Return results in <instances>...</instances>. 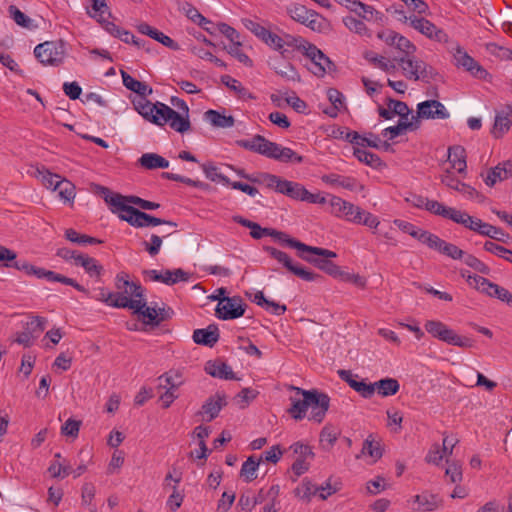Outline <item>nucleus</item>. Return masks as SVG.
<instances>
[{"mask_svg": "<svg viewBox=\"0 0 512 512\" xmlns=\"http://www.w3.org/2000/svg\"><path fill=\"white\" fill-rule=\"evenodd\" d=\"M202 169H203L206 177L208 179H210L211 181H213V182L219 181L225 185L230 184V179L227 176H225L221 173H218L216 166L203 164Z\"/></svg>", "mask_w": 512, "mask_h": 512, "instance_id": "338daca9", "label": "nucleus"}, {"mask_svg": "<svg viewBox=\"0 0 512 512\" xmlns=\"http://www.w3.org/2000/svg\"><path fill=\"white\" fill-rule=\"evenodd\" d=\"M332 136L336 139H344L354 145L361 144L359 141L361 135L356 131H350L347 127H334Z\"/></svg>", "mask_w": 512, "mask_h": 512, "instance_id": "de8ad7c7", "label": "nucleus"}, {"mask_svg": "<svg viewBox=\"0 0 512 512\" xmlns=\"http://www.w3.org/2000/svg\"><path fill=\"white\" fill-rule=\"evenodd\" d=\"M239 147L258 153L267 158L279 160L283 147L275 142L269 141L262 135H254L251 139H240L236 141Z\"/></svg>", "mask_w": 512, "mask_h": 512, "instance_id": "0eeeda50", "label": "nucleus"}, {"mask_svg": "<svg viewBox=\"0 0 512 512\" xmlns=\"http://www.w3.org/2000/svg\"><path fill=\"white\" fill-rule=\"evenodd\" d=\"M16 258L17 255L14 251L0 245V262L6 261V263L4 264L5 267L15 268L17 270L23 271L25 274L29 276L33 275L38 279L44 278L49 282H60L65 285H69L75 288L77 291L82 292L87 296L89 295V291L84 286L80 285L73 278H69L67 276H64L51 270L36 267L26 260H17Z\"/></svg>", "mask_w": 512, "mask_h": 512, "instance_id": "7ed1b4c3", "label": "nucleus"}, {"mask_svg": "<svg viewBox=\"0 0 512 512\" xmlns=\"http://www.w3.org/2000/svg\"><path fill=\"white\" fill-rule=\"evenodd\" d=\"M221 82L225 86H227L230 90L235 91L240 97L247 96L248 98L254 99V97L251 95V93H248L246 88H244L238 80L231 77L230 75L221 76Z\"/></svg>", "mask_w": 512, "mask_h": 512, "instance_id": "864d4df0", "label": "nucleus"}, {"mask_svg": "<svg viewBox=\"0 0 512 512\" xmlns=\"http://www.w3.org/2000/svg\"><path fill=\"white\" fill-rule=\"evenodd\" d=\"M219 336L218 327L212 324L205 329L194 330L192 338L196 344L213 347L218 342Z\"/></svg>", "mask_w": 512, "mask_h": 512, "instance_id": "b1692460", "label": "nucleus"}, {"mask_svg": "<svg viewBox=\"0 0 512 512\" xmlns=\"http://www.w3.org/2000/svg\"><path fill=\"white\" fill-rule=\"evenodd\" d=\"M414 502L418 504L416 510L419 511H434L442 505V500L440 497L428 491H424L419 495H415Z\"/></svg>", "mask_w": 512, "mask_h": 512, "instance_id": "c85d7f7f", "label": "nucleus"}, {"mask_svg": "<svg viewBox=\"0 0 512 512\" xmlns=\"http://www.w3.org/2000/svg\"><path fill=\"white\" fill-rule=\"evenodd\" d=\"M205 119L208 120L212 126L220 128H229L234 126L235 119L233 116H226L216 110H208L204 114Z\"/></svg>", "mask_w": 512, "mask_h": 512, "instance_id": "f704fd0d", "label": "nucleus"}, {"mask_svg": "<svg viewBox=\"0 0 512 512\" xmlns=\"http://www.w3.org/2000/svg\"><path fill=\"white\" fill-rule=\"evenodd\" d=\"M432 249L454 260H460L465 256V252L462 249L452 243L444 241L440 237H437Z\"/></svg>", "mask_w": 512, "mask_h": 512, "instance_id": "2f4dec72", "label": "nucleus"}, {"mask_svg": "<svg viewBox=\"0 0 512 512\" xmlns=\"http://www.w3.org/2000/svg\"><path fill=\"white\" fill-rule=\"evenodd\" d=\"M120 209L121 213L119 214V218L136 228L158 225L177 226L175 222L152 216L133 206H121Z\"/></svg>", "mask_w": 512, "mask_h": 512, "instance_id": "39448f33", "label": "nucleus"}, {"mask_svg": "<svg viewBox=\"0 0 512 512\" xmlns=\"http://www.w3.org/2000/svg\"><path fill=\"white\" fill-rule=\"evenodd\" d=\"M95 493L96 488L92 483L86 482L83 484L81 494L82 504L84 506H88L91 512H95L97 510L96 505L92 503Z\"/></svg>", "mask_w": 512, "mask_h": 512, "instance_id": "5fc2aeb1", "label": "nucleus"}, {"mask_svg": "<svg viewBox=\"0 0 512 512\" xmlns=\"http://www.w3.org/2000/svg\"><path fill=\"white\" fill-rule=\"evenodd\" d=\"M455 65L462 67L465 71L469 72L473 77L486 80L491 75L487 70L481 66L474 58H472L462 47L458 46L453 54Z\"/></svg>", "mask_w": 512, "mask_h": 512, "instance_id": "ddd939ff", "label": "nucleus"}, {"mask_svg": "<svg viewBox=\"0 0 512 512\" xmlns=\"http://www.w3.org/2000/svg\"><path fill=\"white\" fill-rule=\"evenodd\" d=\"M464 262L467 266L471 267L472 269L476 270L479 273L485 275H488L490 273V268L484 262H482L480 259H478L472 254L465 253Z\"/></svg>", "mask_w": 512, "mask_h": 512, "instance_id": "69168bd1", "label": "nucleus"}, {"mask_svg": "<svg viewBox=\"0 0 512 512\" xmlns=\"http://www.w3.org/2000/svg\"><path fill=\"white\" fill-rule=\"evenodd\" d=\"M123 85L130 91L138 94L140 97H147L153 93L151 86L133 78L124 70H120Z\"/></svg>", "mask_w": 512, "mask_h": 512, "instance_id": "cd10ccee", "label": "nucleus"}, {"mask_svg": "<svg viewBox=\"0 0 512 512\" xmlns=\"http://www.w3.org/2000/svg\"><path fill=\"white\" fill-rule=\"evenodd\" d=\"M262 458L257 459L254 455L249 456L242 464L240 476L244 477L246 482H251L257 478L256 471L260 465Z\"/></svg>", "mask_w": 512, "mask_h": 512, "instance_id": "58836bf2", "label": "nucleus"}, {"mask_svg": "<svg viewBox=\"0 0 512 512\" xmlns=\"http://www.w3.org/2000/svg\"><path fill=\"white\" fill-rule=\"evenodd\" d=\"M204 370L207 374L215 378L225 380L237 379L231 367L220 359L206 362Z\"/></svg>", "mask_w": 512, "mask_h": 512, "instance_id": "412c9836", "label": "nucleus"}, {"mask_svg": "<svg viewBox=\"0 0 512 512\" xmlns=\"http://www.w3.org/2000/svg\"><path fill=\"white\" fill-rule=\"evenodd\" d=\"M467 283L473 286L479 292L485 294L489 288V285L492 283L489 279L479 276V275H468Z\"/></svg>", "mask_w": 512, "mask_h": 512, "instance_id": "774afa93", "label": "nucleus"}, {"mask_svg": "<svg viewBox=\"0 0 512 512\" xmlns=\"http://www.w3.org/2000/svg\"><path fill=\"white\" fill-rule=\"evenodd\" d=\"M76 266H81L89 275V277L95 278L97 280L101 279V276L104 272V267L101 264H99V262L95 258L90 257L89 255L84 253H82L81 256L77 257Z\"/></svg>", "mask_w": 512, "mask_h": 512, "instance_id": "bb28decb", "label": "nucleus"}, {"mask_svg": "<svg viewBox=\"0 0 512 512\" xmlns=\"http://www.w3.org/2000/svg\"><path fill=\"white\" fill-rule=\"evenodd\" d=\"M233 221L250 229V235L254 239H261L264 236H270L272 228H263L258 223L248 220L242 216H233Z\"/></svg>", "mask_w": 512, "mask_h": 512, "instance_id": "473e14b6", "label": "nucleus"}, {"mask_svg": "<svg viewBox=\"0 0 512 512\" xmlns=\"http://www.w3.org/2000/svg\"><path fill=\"white\" fill-rule=\"evenodd\" d=\"M270 236L277 240L282 246L294 248L298 253H305L306 245L301 241L290 237L287 233L272 228Z\"/></svg>", "mask_w": 512, "mask_h": 512, "instance_id": "72a5a7b5", "label": "nucleus"}, {"mask_svg": "<svg viewBox=\"0 0 512 512\" xmlns=\"http://www.w3.org/2000/svg\"><path fill=\"white\" fill-rule=\"evenodd\" d=\"M139 163L142 167L149 170L169 167V161L156 153L143 154L139 159Z\"/></svg>", "mask_w": 512, "mask_h": 512, "instance_id": "c9c22d12", "label": "nucleus"}, {"mask_svg": "<svg viewBox=\"0 0 512 512\" xmlns=\"http://www.w3.org/2000/svg\"><path fill=\"white\" fill-rule=\"evenodd\" d=\"M136 29L139 33L149 36L171 50L177 51L180 49L176 41L145 22L138 24Z\"/></svg>", "mask_w": 512, "mask_h": 512, "instance_id": "aec40b11", "label": "nucleus"}, {"mask_svg": "<svg viewBox=\"0 0 512 512\" xmlns=\"http://www.w3.org/2000/svg\"><path fill=\"white\" fill-rule=\"evenodd\" d=\"M505 171L506 169L504 163L498 164L497 166L491 168L488 171L486 178L484 179L485 184L489 187H493L497 180L502 181L504 179H507L508 177H504Z\"/></svg>", "mask_w": 512, "mask_h": 512, "instance_id": "bf43d9fd", "label": "nucleus"}, {"mask_svg": "<svg viewBox=\"0 0 512 512\" xmlns=\"http://www.w3.org/2000/svg\"><path fill=\"white\" fill-rule=\"evenodd\" d=\"M298 256L302 260L322 270L329 276H332L334 278L344 277V272L340 269V267L329 259H323L319 256L316 257L315 255L308 253H298Z\"/></svg>", "mask_w": 512, "mask_h": 512, "instance_id": "a211bd4d", "label": "nucleus"}, {"mask_svg": "<svg viewBox=\"0 0 512 512\" xmlns=\"http://www.w3.org/2000/svg\"><path fill=\"white\" fill-rule=\"evenodd\" d=\"M363 454H368L370 457L378 460L382 457L383 452L379 442L375 441L373 435L370 434L364 441L362 451Z\"/></svg>", "mask_w": 512, "mask_h": 512, "instance_id": "49530a36", "label": "nucleus"}, {"mask_svg": "<svg viewBox=\"0 0 512 512\" xmlns=\"http://www.w3.org/2000/svg\"><path fill=\"white\" fill-rule=\"evenodd\" d=\"M319 489L309 480L304 478L300 486L295 489L296 496L305 499L307 502L311 500V497L318 493Z\"/></svg>", "mask_w": 512, "mask_h": 512, "instance_id": "8fccbe9b", "label": "nucleus"}, {"mask_svg": "<svg viewBox=\"0 0 512 512\" xmlns=\"http://www.w3.org/2000/svg\"><path fill=\"white\" fill-rule=\"evenodd\" d=\"M382 397L393 396L398 393L400 389V384L397 379L394 378H384L377 382H375V390Z\"/></svg>", "mask_w": 512, "mask_h": 512, "instance_id": "4c0bfd02", "label": "nucleus"}, {"mask_svg": "<svg viewBox=\"0 0 512 512\" xmlns=\"http://www.w3.org/2000/svg\"><path fill=\"white\" fill-rule=\"evenodd\" d=\"M269 65L276 74L288 81L300 80L296 68L289 62L276 57L269 62Z\"/></svg>", "mask_w": 512, "mask_h": 512, "instance_id": "a878e982", "label": "nucleus"}, {"mask_svg": "<svg viewBox=\"0 0 512 512\" xmlns=\"http://www.w3.org/2000/svg\"><path fill=\"white\" fill-rule=\"evenodd\" d=\"M410 236L417 239L419 242L427 245L430 249H432V247L438 237L437 235H435L429 231L422 230V229H419L416 227L412 230V232H410Z\"/></svg>", "mask_w": 512, "mask_h": 512, "instance_id": "052dcab7", "label": "nucleus"}, {"mask_svg": "<svg viewBox=\"0 0 512 512\" xmlns=\"http://www.w3.org/2000/svg\"><path fill=\"white\" fill-rule=\"evenodd\" d=\"M353 155L360 162H363L372 168H380L384 166V163L381 160V158L375 153L360 149L358 147H354Z\"/></svg>", "mask_w": 512, "mask_h": 512, "instance_id": "ea45409f", "label": "nucleus"}, {"mask_svg": "<svg viewBox=\"0 0 512 512\" xmlns=\"http://www.w3.org/2000/svg\"><path fill=\"white\" fill-rule=\"evenodd\" d=\"M418 117L422 119H446L449 113L438 100H426L417 105Z\"/></svg>", "mask_w": 512, "mask_h": 512, "instance_id": "f3484780", "label": "nucleus"}, {"mask_svg": "<svg viewBox=\"0 0 512 512\" xmlns=\"http://www.w3.org/2000/svg\"><path fill=\"white\" fill-rule=\"evenodd\" d=\"M321 180L328 185L340 186L349 191L364 190V185L360 184L356 178L351 176H342L339 174L331 173L323 175Z\"/></svg>", "mask_w": 512, "mask_h": 512, "instance_id": "6ab92c4d", "label": "nucleus"}, {"mask_svg": "<svg viewBox=\"0 0 512 512\" xmlns=\"http://www.w3.org/2000/svg\"><path fill=\"white\" fill-rule=\"evenodd\" d=\"M425 330L449 345L458 346L461 348H471L474 346L475 341L471 338L458 335L453 329L449 328L446 324L438 320H428L424 324Z\"/></svg>", "mask_w": 512, "mask_h": 512, "instance_id": "20e7f679", "label": "nucleus"}, {"mask_svg": "<svg viewBox=\"0 0 512 512\" xmlns=\"http://www.w3.org/2000/svg\"><path fill=\"white\" fill-rule=\"evenodd\" d=\"M480 235L490 237L504 243H507V239L510 238L509 234L505 233L503 229L491 224H487V226H485V230L480 231Z\"/></svg>", "mask_w": 512, "mask_h": 512, "instance_id": "e2e57ef3", "label": "nucleus"}, {"mask_svg": "<svg viewBox=\"0 0 512 512\" xmlns=\"http://www.w3.org/2000/svg\"><path fill=\"white\" fill-rule=\"evenodd\" d=\"M241 46V41L237 40L236 42L230 45L227 51L231 56L235 57L239 62L243 63L245 66L252 67L253 61L249 58V56L246 53H244L240 49Z\"/></svg>", "mask_w": 512, "mask_h": 512, "instance_id": "13d9d810", "label": "nucleus"}, {"mask_svg": "<svg viewBox=\"0 0 512 512\" xmlns=\"http://www.w3.org/2000/svg\"><path fill=\"white\" fill-rule=\"evenodd\" d=\"M261 177L267 183L268 188H273L278 193L301 201L302 191L305 188L302 184L288 181L269 173H262Z\"/></svg>", "mask_w": 512, "mask_h": 512, "instance_id": "9b49d317", "label": "nucleus"}, {"mask_svg": "<svg viewBox=\"0 0 512 512\" xmlns=\"http://www.w3.org/2000/svg\"><path fill=\"white\" fill-rule=\"evenodd\" d=\"M448 162L450 163V168L456 170L459 174H463L466 172L467 162H466V151L463 146L454 145L448 148Z\"/></svg>", "mask_w": 512, "mask_h": 512, "instance_id": "393cba45", "label": "nucleus"}, {"mask_svg": "<svg viewBox=\"0 0 512 512\" xmlns=\"http://www.w3.org/2000/svg\"><path fill=\"white\" fill-rule=\"evenodd\" d=\"M161 176L164 179L181 182V183H184V184L192 186V187L200 188L202 190H208L210 188V185L205 182H202L199 180H193L191 178H188V177H185V176H182L179 174L171 173V172H163Z\"/></svg>", "mask_w": 512, "mask_h": 512, "instance_id": "37998d69", "label": "nucleus"}, {"mask_svg": "<svg viewBox=\"0 0 512 512\" xmlns=\"http://www.w3.org/2000/svg\"><path fill=\"white\" fill-rule=\"evenodd\" d=\"M124 292H108L105 288H99V296L96 300L115 308H129L130 298Z\"/></svg>", "mask_w": 512, "mask_h": 512, "instance_id": "5701e85b", "label": "nucleus"}, {"mask_svg": "<svg viewBox=\"0 0 512 512\" xmlns=\"http://www.w3.org/2000/svg\"><path fill=\"white\" fill-rule=\"evenodd\" d=\"M411 123L408 121H398L395 126H389L382 131L383 136H388L389 140H393L396 137L402 135L405 131L411 127Z\"/></svg>", "mask_w": 512, "mask_h": 512, "instance_id": "680f3d73", "label": "nucleus"}, {"mask_svg": "<svg viewBox=\"0 0 512 512\" xmlns=\"http://www.w3.org/2000/svg\"><path fill=\"white\" fill-rule=\"evenodd\" d=\"M246 307L240 296H223L216 306L215 315L222 320L237 319L245 314Z\"/></svg>", "mask_w": 512, "mask_h": 512, "instance_id": "f8f14e48", "label": "nucleus"}, {"mask_svg": "<svg viewBox=\"0 0 512 512\" xmlns=\"http://www.w3.org/2000/svg\"><path fill=\"white\" fill-rule=\"evenodd\" d=\"M47 319L41 316H32L30 320L26 322L24 330L32 336L34 339L38 338L40 334L45 330Z\"/></svg>", "mask_w": 512, "mask_h": 512, "instance_id": "a19ab883", "label": "nucleus"}, {"mask_svg": "<svg viewBox=\"0 0 512 512\" xmlns=\"http://www.w3.org/2000/svg\"><path fill=\"white\" fill-rule=\"evenodd\" d=\"M485 295L492 298H496L512 307V293L509 292L506 288L496 283L492 282L489 285V288L486 291Z\"/></svg>", "mask_w": 512, "mask_h": 512, "instance_id": "79ce46f5", "label": "nucleus"}, {"mask_svg": "<svg viewBox=\"0 0 512 512\" xmlns=\"http://www.w3.org/2000/svg\"><path fill=\"white\" fill-rule=\"evenodd\" d=\"M55 191L64 201H72L75 197V185L65 178L58 180L55 184Z\"/></svg>", "mask_w": 512, "mask_h": 512, "instance_id": "c03bdc74", "label": "nucleus"}, {"mask_svg": "<svg viewBox=\"0 0 512 512\" xmlns=\"http://www.w3.org/2000/svg\"><path fill=\"white\" fill-rule=\"evenodd\" d=\"M304 55L311 60V66L308 68L314 75L323 77L326 72L336 70L335 64L314 44L307 43L303 46Z\"/></svg>", "mask_w": 512, "mask_h": 512, "instance_id": "1a4fd4ad", "label": "nucleus"}, {"mask_svg": "<svg viewBox=\"0 0 512 512\" xmlns=\"http://www.w3.org/2000/svg\"><path fill=\"white\" fill-rule=\"evenodd\" d=\"M410 26L415 30L419 31L423 35L427 36L430 39H434L437 41H443L446 39V33L438 29L431 21L425 18H418L416 16L409 17Z\"/></svg>", "mask_w": 512, "mask_h": 512, "instance_id": "dca6fc26", "label": "nucleus"}, {"mask_svg": "<svg viewBox=\"0 0 512 512\" xmlns=\"http://www.w3.org/2000/svg\"><path fill=\"white\" fill-rule=\"evenodd\" d=\"M297 395H302V399L290 397L291 406L287 410L290 416L296 421L302 420L306 416V412L311 407L309 420L321 423L330 407V397L317 389L304 390L300 387L290 386Z\"/></svg>", "mask_w": 512, "mask_h": 512, "instance_id": "f257e3e1", "label": "nucleus"}, {"mask_svg": "<svg viewBox=\"0 0 512 512\" xmlns=\"http://www.w3.org/2000/svg\"><path fill=\"white\" fill-rule=\"evenodd\" d=\"M331 206V213L336 217L344 218L345 220L355 223L359 222L358 215H362L364 210L360 207L348 202L338 196L332 195L329 200Z\"/></svg>", "mask_w": 512, "mask_h": 512, "instance_id": "4468645a", "label": "nucleus"}, {"mask_svg": "<svg viewBox=\"0 0 512 512\" xmlns=\"http://www.w3.org/2000/svg\"><path fill=\"white\" fill-rule=\"evenodd\" d=\"M364 59H366L369 63L372 65L378 67L379 69L383 70L384 72H393L396 70V65L391 63L389 60H387L383 56H379L377 53H375L372 50H367L363 53Z\"/></svg>", "mask_w": 512, "mask_h": 512, "instance_id": "e433bc0d", "label": "nucleus"}, {"mask_svg": "<svg viewBox=\"0 0 512 512\" xmlns=\"http://www.w3.org/2000/svg\"><path fill=\"white\" fill-rule=\"evenodd\" d=\"M226 405L227 400L225 394L216 393L214 397H210L205 401L199 413L207 414L208 417L206 421L210 422L218 416L221 409Z\"/></svg>", "mask_w": 512, "mask_h": 512, "instance_id": "4be33fe9", "label": "nucleus"}, {"mask_svg": "<svg viewBox=\"0 0 512 512\" xmlns=\"http://www.w3.org/2000/svg\"><path fill=\"white\" fill-rule=\"evenodd\" d=\"M396 61L398 62L399 66H401L402 73L407 79L414 81L420 79V75L417 74L418 68H416V66L421 63L420 59H416L413 55H411L400 57L396 59Z\"/></svg>", "mask_w": 512, "mask_h": 512, "instance_id": "7c9ffc66", "label": "nucleus"}, {"mask_svg": "<svg viewBox=\"0 0 512 512\" xmlns=\"http://www.w3.org/2000/svg\"><path fill=\"white\" fill-rule=\"evenodd\" d=\"M441 182L447 187L460 192L470 199L477 198L479 202H483L485 199V197L475 188L457 179L449 169L441 176Z\"/></svg>", "mask_w": 512, "mask_h": 512, "instance_id": "2eb2a0df", "label": "nucleus"}, {"mask_svg": "<svg viewBox=\"0 0 512 512\" xmlns=\"http://www.w3.org/2000/svg\"><path fill=\"white\" fill-rule=\"evenodd\" d=\"M241 22L246 29H248L251 33H253L262 42L264 41L265 37L267 36L268 32L270 31L267 28H265L264 26H262L260 23L254 21V20L248 19V18H243L241 20Z\"/></svg>", "mask_w": 512, "mask_h": 512, "instance_id": "4d7b16f0", "label": "nucleus"}, {"mask_svg": "<svg viewBox=\"0 0 512 512\" xmlns=\"http://www.w3.org/2000/svg\"><path fill=\"white\" fill-rule=\"evenodd\" d=\"M264 250L275 260L281 263L289 272L293 273L297 277L305 281H316L321 278L320 274L306 270L299 264H295L290 256L281 250H278L272 246H265Z\"/></svg>", "mask_w": 512, "mask_h": 512, "instance_id": "6e6552de", "label": "nucleus"}, {"mask_svg": "<svg viewBox=\"0 0 512 512\" xmlns=\"http://www.w3.org/2000/svg\"><path fill=\"white\" fill-rule=\"evenodd\" d=\"M93 192L99 196H101L104 201L110 206V210L112 213L121 212V206H129V204H134L137 206H141L142 198L138 196H123L119 193H112L111 190L105 186L99 184H93Z\"/></svg>", "mask_w": 512, "mask_h": 512, "instance_id": "9d476101", "label": "nucleus"}, {"mask_svg": "<svg viewBox=\"0 0 512 512\" xmlns=\"http://www.w3.org/2000/svg\"><path fill=\"white\" fill-rule=\"evenodd\" d=\"M135 110L146 120L157 126L168 124L174 131L184 134L191 129V122L162 102L152 103L146 97L134 100Z\"/></svg>", "mask_w": 512, "mask_h": 512, "instance_id": "f03ea898", "label": "nucleus"}, {"mask_svg": "<svg viewBox=\"0 0 512 512\" xmlns=\"http://www.w3.org/2000/svg\"><path fill=\"white\" fill-rule=\"evenodd\" d=\"M8 12L10 17L16 22L17 25L27 29L34 27L32 25V20L22 11H20L15 5H10Z\"/></svg>", "mask_w": 512, "mask_h": 512, "instance_id": "6e6d98bb", "label": "nucleus"}, {"mask_svg": "<svg viewBox=\"0 0 512 512\" xmlns=\"http://www.w3.org/2000/svg\"><path fill=\"white\" fill-rule=\"evenodd\" d=\"M65 43L62 40L45 41L34 49L36 59L44 66H59L65 57Z\"/></svg>", "mask_w": 512, "mask_h": 512, "instance_id": "423d86ee", "label": "nucleus"}, {"mask_svg": "<svg viewBox=\"0 0 512 512\" xmlns=\"http://www.w3.org/2000/svg\"><path fill=\"white\" fill-rule=\"evenodd\" d=\"M510 114V106H507L506 110H502L496 114L492 130L494 137L500 138L503 136L504 133H506L510 129L512 125V119L510 118Z\"/></svg>", "mask_w": 512, "mask_h": 512, "instance_id": "c756f323", "label": "nucleus"}, {"mask_svg": "<svg viewBox=\"0 0 512 512\" xmlns=\"http://www.w3.org/2000/svg\"><path fill=\"white\" fill-rule=\"evenodd\" d=\"M344 25L352 32L359 35L370 36L369 30L366 24L353 16H347L343 18Z\"/></svg>", "mask_w": 512, "mask_h": 512, "instance_id": "603ef678", "label": "nucleus"}, {"mask_svg": "<svg viewBox=\"0 0 512 512\" xmlns=\"http://www.w3.org/2000/svg\"><path fill=\"white\" fill-rule=\"evenodd\" d=\"M195 435L200 440L199 441V447L202 450V453L197 454V459H206L208 454L211 452L206 446L205 439L209 437L210 434V428L207 426H197L194 430Z\"/></svg>", "mask_w": 512, "mask_h": 512, "instance_id": "09e8293b", "label": "nucleus"}, {"mask_svg": "<svg viewBox=\"0 0 512 512\" xmlns=\"http://www.w3.org/2000/svg\"><path fill=\"white\" fill-rule=\"evenodd\" d=\"M186 16L192 20L194 23H197L199 26L204 27V24H212V22L206 19L193 5L190 3H185L183 7Z\"/></svg>", "mask_w": 512, "mask_h": 512, "instance_id": "0e129e2a", "label": "nucleus"}, {"mask_svg": "<svg viewBox=\"0 0 512 512\" xmlns=\"http://www.w3.org/2000/svg\"><path fill=\"white\" fill-rule=\"evenodd\" d=\"M190 278L189 273L185 272L183 269L178 268L175 270H165L162 273L161 283L166 285H174L179 281H188Z\"/></svg>", "mask_w": 512, "mask_h": 512, "instance_id": "a18cd8bd", "label": "nucleus"}, {"mask_svg": "<svg viewBox=\"0 0 512 512\" xmlns=\"http://www.w3.org/2000/svg\"><path fill=\"white\" fill-rule=\"evenodd\" d=\"M286 10L293 20L301 24H304L307 21V18H309V14L312 11L300 4H291Z\"/></svg>", "mask_w": 512, "mask_h": 512, "instance_id": "3c124183", "label": "nucleus"}]
</instances>
